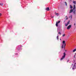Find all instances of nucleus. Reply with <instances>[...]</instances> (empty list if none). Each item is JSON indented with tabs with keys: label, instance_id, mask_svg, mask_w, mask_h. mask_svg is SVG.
<instances>
[{
	"label": "nucleus",
	"instance_id": "nucleus-1",
	"mask_svg": "<svg viewBox=\"0 0 76 76\" xmlns=\"http://www.w3.org/2000/svg\"><path fill=\"white\" fill-rule=\"evenodd\" d=\"M62 43L63 44L62 45L61 48L62 49L65 48V47H66V44L65 43V41H63Z\"/></svg>",
	"mask_w": 76,
	"mask_h": 76
},
{
	"label": "nucleus",
	"instance_id": "nucleus-2",
	"mask_svg": "<svg viewBox=\"0 0 76 76\" xmlns=\"http://www.w3.org/2000/svg\"><path fill=\"white\" fill-rule=\"evenodd\" d=\"M64 55L62 56V58H61L60 59V60L61 61L63 59H64L65 58V57H66V53L65 52H64L63 53Z\"/></svg>",
	"mask_w": 76,
	"mask_h": 76
},
{
	"label": "nucleus",
	"instance_id": "nucleus-3",
	"mask_svg": "<svg viewBox=\"0 0 76 76\" xmlns=\"http://www.w3.org/2000/svg\"><path fill=\"white\" fill-rule=\"evenodd\" d=\"M76 9V6H75V4H74L73 8V13L75 15V12H76V10L75 9Z\"/></svg>",
	"mask_w": 76,
	"mask_h": 76
},
{
	"label": "nucleus",
	"instance_id": "nucleus-4",
	"mask_svg": "<svg viewBox=\"0 0 76 76\" xmlns=\"http://www.w3.org/2000/svg\"><path fill=\"white\" fill-rule=\"evenodd\" d=\"M72 27L71 25H69L67 27V29H70V28Z\"/></svg>",
	"mask_w": 76,
	"mask_h": 76
},
{
	"label": "nucleus",
	"instance_id": "nucleus-5",
	"mask_svg": "<svg viewBox=\"0 0 76 76\" xmlns=\"http://www.w3.org/2000/svg\"><path fill=\"white\" fill-rule=\"evenodd\" d=\"M69 23H70V21H69L68 22H67V24H65V26H67Z\"/></svg>",
	"mask_w": 76,
	"mask_h": 76
},
{
	"label": "nucleus",
	"instance_id": "nucleus-6",
	"mask_svg": "<svg viewBox=\"0 0 76 76\" xmlns=\"http://www.w3.org/2000/svg\"><path fill=\"white\" fill-rule=\"evenodd\" d=\"M46 10L47 11H49L50 10V8L48 7L46 8Z\"/></svg>",
	"mask_w": 76,
	"mask_h": 76
},
{
	"label": "nucleus",
	"instance_id": "nucleus-7",
	"mask_svg": "<svg viewBox=\"0 0 76 76\" xmlns=\"http://www.w3.org/2000/svg\"><path fill=\"white\" fill-rule=\"evenodd\" d=\"M73 10H74L73 9H71L69 12V13H72L73 12Z\"/></svg>",
	"mask_w": 76,
	"mask_h": 76
},
{
	"label": "nucleus",
	"instance_id": "nucleus-8",
	"mask_svg": "<svg viewBox=\"0 0 76 76\" xmlns=\"http://www.w3.org/2000/svg\"><path fill=\"white\" fill-rule=\"evenodd\" d=\"M76 68V66H75L74 65L72 68V69L73 70H74V69H75Z\"/></svg>",
	"mask_w": 76,
	"mask_h": 76
},
{
	"label": "nucleus",
	"instance_id": "nucleus-9",
	"mask_svg": "<svg viewBox=\"0 0 76 76\" xmlns=\"http://www.w3.org/2000/svg\"><path fill=\"white\" fill-rule=\"evenodd\" d=\"M60 22V21H59L58 22H56V23L58 24V23H59Z\"/></svg>",
	"mask_w": 76,
	"mask_h": 76
},
{
	"label": "nucleus",
	"instance_id": "nucleus-10",
	"mask_svg": "<svg viewBox=\"0 0 76 76\" xmlns=\"http://www.w3.org/2000/svg\"><path fill=\"white\" fill-rule=\"evenodd\" d=\"M70 8L71 9H72L73 8V7L71 5H70Z\"/></svg>",
	"mask_w": 76,
	"mask_h": 76
},
{
	"label": "nucleus",
	"instance_id": "nucleus-11",
	"mask_svg": "<svg viewBox=\"0 0 76 76\" xmlns=\"http://www.w3.org/2000/svg\"><path fill=\"white\" fill-rule=\"evenodd\" d=\"M73 3L74 4H76V3L75 2V1H73Z\"/></svg>",
	"mask_w": 76,
	"mask_h": 76
},
{
	"label": "nucleus",
	"instance_id": "nucleus-12",
	"mask_svg": "<svg viewBox=\"0 0 76 76\" xmlns=\"http://www.w3.org/2000/svg\"><path fill=\"white\" fill-rule=\"evenodd\" d=\"M76 51V49H74L73 51V52H75V51Z\"/></svg>",
	"mask_w": 76,
	"mask_h": 76
},
{
	"label": "nucleus",
	"instance_id": "nucleus-13",
	"mask_svg": "<svg viewBox=\"0 0 76 76\" xmlns=\"http://www.w3.org/2000/svg\"><path fill=\"white\" fill-rule=\"evenodd\" d=\"M56 26L57 27L58 26V24L56 23Z\"/></svg>",
	"mask_w": 76,
	"mask_h": 76
},
{
	"label": "nucleus",
	"instance_id": "nucleus-14",
	"mask_svg": "<svg viewBox=\"0 0 76 76\" xmlns=\"http://www.w3.org/2000/svg\"><path fill=\"white\" fill-rule=\"evenodd\" d=\"M65 35H66V34H64L62 35V37H65Z\"/></svg>",
	"mask_w": 76,
	"mask_h": 76
},
{
	"label": "nucleus",
	"instance_id": "nucleus-15",
	"mask_svg": "<svg viewBox=\"0 0 76 76\" xmlns=\"http://www.w3.org/2000/svg\"><path fill=\"white\" fill-rule=\"evenodd\" d=\"M0 5H1V6H3V3H2V4H0Z\"/></svg>",
	"mask_w": 76,
	"mask_h": 76
},
{
	"label": "nucleus",
	"instance_id": "nucleus-16",
	"mask_svg": "<svg viewBox=\"0 0 76 76\" xmlns=\"http://www.w3.org/2000/svg\"><path fill=\"white\" fill-rule=\"evenodd\" d=\"M56 15H57V16H58V13H57L55 14Z\"/></svg>",
	"mask_w": 76,
	"mask_h": 76
},
{
	"label": "nucleus",
	"instance_id": "nucleus-17",
	"mask_svg": "<svg viewBox=\"0 0 76 76\" xmlns=\"http://www.w3.org/2000/svg\"><path fill=\"white\" fill-rule=\"evenodd\" d=\"M57 39L58 40V36L57 37Z\"/></svg>",
	"mask_w": 76,
	"mask_h": 76
},
{
	"label": "nucleus",
	"instance_id": "nucleus-18",
	"mask_svg": "<svg viewBox=\"0 0 76 76\" xmlns=\"http://www.w3.org/2000/svg\"><path fill=\"white\" fill-rule=\"evenodd\" d=\"M70 18H71V19H72V15H71L70 16Z\"/></svg>",
	"mask_w": 76,
	"mask_h": 76
},
{
	"label": "nucleus",
	"instance_id": "nucleus-19",
	"mask_svg": "<svg viewBox=\"0 0 76 76\" xmlns=\"http://www.w3.org/2000/svg\"><path fill=\"white\" fill-rule=\"evenodd\" d=\"M65 4L67 6V3H66V2H65Z\"/></svg>",
	"mask_w": 76,
	"mask_h": 76
},
{
	"label": "nucleus",
	"instance_id": "nucleus-20",
	"mask_svg": "<svg viewBox=\"0 0 76 76\" xmlns=\"http://www.w3.org/2000/svg\"><path fill=\"white\" fill-rule=\"evenodd\" d=\"M59 34H60V35H61V33H60V32H58Z\"/></svg>",
	"mask_w": 76,
	"mask_h": 76
},
{
	"label": "nucleus",
	"instance_id": "nucleus-21",
	"mask_svg": "<svg viewBox=\"0 0 76 76\" xmlns=\"http://www.w3.org/2000/svg\"><path fill=\"white\" fill-rule=\"evenodd\" d=\"M1 16V13H0V16Z\"/></svg>",
	"mask_w": 76,
	"mask_h": 76
},
{
	"label": "nucleus",
	"instance_id": "nucleus-22",
	"mask_svg": "<svg viewBox=\"0 0 76 76\" xmlns=\"http://www.w3.org/2000/svg\"><path fill=\"white\" fill-rule=\"evenodd\" d=\"M74 26H75V25H76V24L75 23H74Z\"/></svg>",
	"mask_w": 76,
	"mask_h": 76
},
{
	"label": "nucleus",
	"instance_id": "nucleus-23",
	"mask_svg": "<svg viewBox=\"0 0 76 76\" xmlns=\"http://www.w3.org/2000/svg\"><path fill=\"white\" fill-rule=\"evenodd\" d=\"M65 51L67 52V50H65Z\"/></svg>",
	"mask_w": 76,
	"mask_h": 76
},
{
	"label": "nucleus",
	"instance_id": "nucleus-24",
	"mask_svg": "<svg viewBox=\"0 0 76 76\" xmlns=\"http://www.w3.org/2000/svg\"><path fill=\"white\" fill-rule=\"evenodd\" d=\"M54 18V16L52 17V18Z\"/></svg>",
	"mask_w": 76,
	"mask_h": 76
},
{
	"label": "nucleus",
	"instance_id": "nucleus-25",
	"mask_svg": "<svg viewBox=\"0 0 76 76\" xmlns=\"http://www.w3.org/2000/svg\"><path fill=\"white\" fill-rule=\"evenodd\" d=\"M69 60H68L67 61V62H69Z\"/></svg>",
	"mask_w": 76,
	"mask_h": 76
},
{
	"label": "nucleus",
	"instance_id": "nucleus-26",
	"mask_svg": "<svg viewBox=\"0 0 76 76\" xmlns=\"http://www.w3.org/2000/svg\"><path fill=\"white\" fill-rule=\"evenodd\" d=\"M66 19H68V18H67Z\"/></svg>",
	"mask_w": 76,
	"mask_h": 76
},
{
	"label": "nucleus",
	"instance_id": "nucleus-27",
	"mask_svg": "<svg viewBox=\"0 0 76 76\" xmlns=\"http://www.w3.org/2000/svg\"><path fill=\"white\" fill-rule=\"evenodd\" d=\"M60 40H61V39H60Z\"/></svg>",
	"mask_w": 76,
	"mask_h": 76
},
{
	"label": "nucleus",
	"instance_id": "nucleus-28",
	"mask_svg": "<svg viewBox=\"0 0 76 76\" xmlns=\"http://www.w3.org/2000/svg\"><path fill=\"white\" fill-rule=\"evenodd\" d=\"M66 17H67V16H66Z\"/></svg>",
	"mask_w": 76,
	"mask_h": 76
},
{
	"label": "nucleus",
	"instance_id": "nucleus-29",
	"mask_svg": "<svg viewBox=\"0 0 76 76\" xmlns=\"http://www.w3.org/2000/svg\"><path fill=\"white\" fill-rule=\"evenodd\" d=\"M75 56H74V57H75Z\"/></svg>",
	"mask_w": 76,
	"mask_h": 76
},
{
	"label": "nucleus",
	"instance_id": "nucleus-30",
	"mask_svg": "<svg viewBox=\"0 0 76 76\" xmlns=\"http://www.w3.org/2000/svg\"><path fill=\"white\" fill-rule=\"evenodd\" d=\"M71 1H72V0H70Z\"/></svg>",
	"mask_w": 76,
	"mask_h": 76
}]
</instances>
